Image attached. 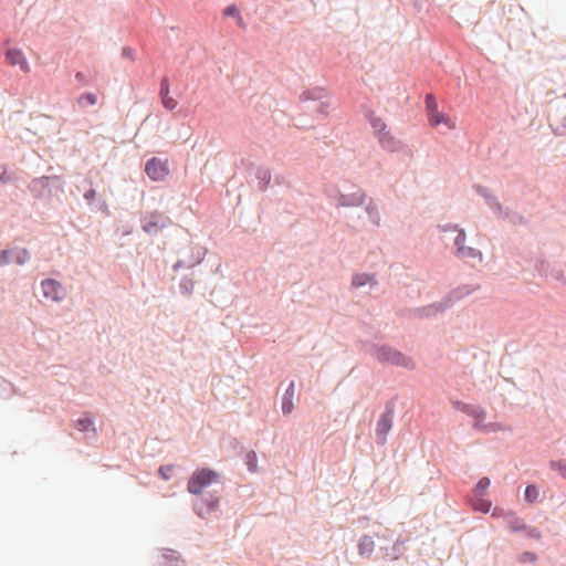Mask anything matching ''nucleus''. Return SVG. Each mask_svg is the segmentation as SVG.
Listing matches in <instances>:
<instances>
[{"mask_svg": "<svg viewBox=\"0 0 566 566\" xmlns=\"http://www.w3.org/2000/svg\"><path fill=\"white\" fill-rule=\"evenodd\" d=\"M428 120L430 125L433 127H437L441 124H443L450 130H453L457 127L455 122L450 116L440 111L433 112L430 115H428Z\"/></svg>", "mask_w": 566, "mask_h": 566, "instance_id": "obj_9", "label": "nucleus"}, {"mask_svg": "<svg viewBox=\"0 0 566 566\" xmlns=\"http://www.w3.org/2000/svg\"><path fill=\"white\" fill-rule=\"evenodd\" d=\"M369 123H370L373 129L375 130V133L378 135V137L380 135H382V133L386 132V127H387L386 123L380 117H377L374 114H370Z\"/></svg>", "mask_w": 566, "mask_h": 566, "instance_id": "obj_18", "label": "nucleus"}, {"mask_svg": "<svg viewBox=\"0 0 566 566\" xmlns=\"http://www.w3.org/2000/svg\"><path fill=\"white\" fill-rule=\"evenodd\" d=\"M218 503V499H211L209 501L200 500L195 504V506L198 515L206 516L217 509Z\"/></svg>", "mask_w": 566, "mask_h": 566, "instance_id": "obj_13", "label": "nucleus"}, {"mask_svg": "<svg viewBox=\"0 0 566 566\" xmlns=\"http://www.w3.org/2000/svg\"><path fill=\"white\" fill-rule=\"evenodd\" d=\"M464 240H465V233L463 230H459L458 232V235L454 240V244L457 245L458 248V255L462 259H469V258H472V259H475L478 258L479 260H481V252L473 249V248H465L463 245L464 243Z\"/></svg>", "mask_w": 566, "mask_h": 566, "instance_id": "obj_6", "label": "nucleus"}, {"mask_svg": "<svg viewBox=\"0 0 566 566\" xmlns=\"http://www.w3.org/2000/svg\"><path fill=\"white\" fill-rule=\"evenodd\" d=\"M379 139V143L381 144V146L385 148V149H388V150H395L396 149V146H397V142L395 140V138L389 134V132H385L382 133V135H380L378 137Z\"/></svg>", "mask_w": 566, "mask_h": 566, "instance_id": "obj_19", "label": "nucleus"}, {"mask_svg": "<svg viewBox=\"0 0 566 566\" xmlns=\"http://www.w3.org/2000/svg\"><path fill=\"white\" fill-rule=\"evenodd\" d=\"M391 427H392L391 415H389V413L381 415V417L379 418V420L377 422V429H376L377 436L380 437L381 439H385L386 434L390 431Z\"/></svg>", "mask_w": 566, "mask_h": 566, "instance_id": "obj_12", "label": "nucleus"}, {"mask_svg": "<svg viewBox=\"0 0 566 566\" xmlns=\"http://www.w3.org/2000/svg\"><path fill=\"white\" fill-rule=\"evenodd\" d=\"M375 548V543L370 536H363L358 544L359 554L370 556Z\"/></svg>", "mask_w": 566, "mask_h": 566, "instance_id": "obj_15", "label": "nucleus"}, {"mask_svg": "<svg viewBox=\"0 0 566 566\" xmlns=\"http://www.w3.org/2000/svg\"><path fill=\"white\" fill-rule=\"evenodd\" d=\"M426 108H427L428 115H430L433 112L439 111L438 103L432 94L426 95Z\"/></svg>", "mask_w": 566, "mask_h": 566, "instance_id": "obj_23", "label": "nucleus"}, {"mask_svg": "<svg viewBox=\"0 0 566 566\" xmlns=\"http://www.w3.org/2000/svg\"><path fill=\"white\" fill-rule=\"evenodd\" d=\"M538 490L535 485H528L525 490V497L530 502H534L538 497Z\"/></svg>", "mask_w": 566, "mask_h": 566, "instance_id": "obj_24", "label": "nucleus"}, {"mask_svg": "<svg viewBox=\"0 0 566 566\" xmlns=\"http://www.w3.org/2000/svg\"><path fill=\"white\" fill-rule=\"evenodd\" d=\"M522 527H523V525H522V523L520 521H516V523L511 526V528L513 531L521 530Z\"/></svg>", "mask_w": 566, "mask_h": 566, "instance_id": "obj_32", "label": "nucleus"}, {"mask_svg": "<svg viewBox=\"0 0 566 566\" xmlns=\"http://www.w3.org/2000/svg\"><path fill=\"white\" fill-rule=\"evenodd\" d=\"M470 415L474 418V427L479 428L483 431L491 432L496 430H502L503 428L497 423L482 424V421L485 418V412L481 408H473L470 411Z\"/></svg>", "mask_w": 566, "mask_h": 566, "instance_id": "obj_8", "label": "nucleus"}, {"mask_svg": "<svg viewBox=\"0 0 566 566\" xmlns=\"http://www.w3.org/2000/svg\"><path fill=\"white\" fill-rule=\"evenodd\" d=\"M223 15L235 19L237 24L240 28H245V23L243 21V18L240 14V11H239V9H238V7L235 4H230V6L226 7L223 9Z\"/></svg>", "mask_w": 566, "mask_h": 566, "instance_id": "obj_16", "label": "nucleus"}, {"mask_svg": "<svg viewBox=\"0 0 566 566\" xmlns=\"http://www.w3.org/2000/svg\"><path fill=\"white\" fill-rule=\"evenodd\" d=\"M169 218L164 213L153 212L145 217L143 229L147 233H156L167 227Z\"/></svg>", "mask_w": 566, "mask_h": 566, "instance_id": "obj_5", "label": "nucleus"}, {"mask_svg": "<svg viewBox=\"0 0 566 566\" xmlns=\"http://www.w3.org/2000/svg\"><path fill=\"white\" fill-rule=\"evenodd\" d=\"M489 486L490 480L488 478H482L475 486L476 494L482 495L488 490Z\"/></svg>", "mask_w": 566, "mask_h": 566, "instance_id": "obj_25", "label": "nucleus"}, {"mask_svg": "<svg viewBox=\"0 0 566 566\" xmlns=\"http://www.w3.org/2000/svg\"><path fill=\"white\" fill-rule=\"evenodd\" d=\"M294 395H295V389H294V382L292 381L290 384V386L287 387L285 394H284V397H283V400H282V411L284 415H290L293 409H294V402H293V399H294Z\"/></svg>", "mask_w": 566, "mask_h": 566, "instance_id": "obj_11", "label": "nucleus"}, {"mask_svg": "<svg viewBox=\"0 0 566 566\" xmlns=\"http://www.w3.org/2000/svg\"><path fill=\"white\" fill-rule=\"evenodd\" d=\"M376 357L381 363H388L410 369L415 367V363L409 357H406L400 352H397L390 347L378 348L376 352Z\"/></svg>", "mask_w": 566, "mask_h": 566, "instance_id": "obj_2", "label": "nucleus"}, {"mask_svg": "<svg viewBox=\"0 0 566 566\" xmlns=\"http://www.w3.org/2000/svg\"><path fill=\"white\" fill-rule=\"evenodd\" d=\"M2 258L6 263H17L21 265L30 259V254L25 249L15 248L3 251Z\"/></svg>", "mask_w": 566, "mask_h": 566, "instance_id": "obj_7", "label": "nucleus"}, {"mask_svg": "<svg viewBox=\"0 0 566 566\" xmlns=\"http://www.w3.org/2000/svg\"><path fill=\"white\" fill-rule=\"evenodd\" d=\"M92 424H93V422L91 419L85 418V419L78 420V426H81V428L83 430L88 429L90 427H92Z\"/></svg>", "mask_w": 566, "mask_h": 566, "instance_id": "obj_30", "label": "nucleus"}, {"mask_svg": "<svg viewBox=\"0 0 566 566\" xmlns=\"http://www.w3.org/2000/svg\"><path fill=\"white\" fill-rule=\"evenodd\" d=\"M353 285L356 287L364 286L367 283H375L374 276L369 274H357L353 277Z\"/></svg>", "mask_w": 566, "mask_h": 566, "instance_id": "obj_20", "label": "nucleus"}, {"mask_svg": "<svg viewBox=\"0 0 566 566\" xmlns=\"http://www.w3.org/2000/svg\"><path fill=\"white\" fill-rule=\"evenodd\" d=\"M474 510L488 513L491 509V503L484 500H478L473 504Z\"/></svg>", "mask_w": 566, "mask_h": 566, "instance_id": "obj_26", "label": "nucleus"}, {"mask_svg": "<svg viewBox=\"0 0 566 566\" xmlns=\"http://www.w3.org/2000/svg\"><path fill=\"white\" fill-rule=\"evenodd\" d=\"M96 102H97V96L92 93H84L78 97V103L82 106L95 105Z\"/></svg>", "mask_w": 566, "mask_h": 566, "instance_id": "obj_21", "label": "nucleus"}, {"mask_svg": "<svg viewBox=\"0 0 566 566\" xmlns=\"http://www.w3.org/2000/svg\"><path fill=\"white\" fill-rule=\"evenodd\" d=\"M245 463L251 472H255L258 468V457L254 451H250L245 457Z\"/></svg>", "mask_w": 566, "mask_h": 566, "instance_id": "obj_22", "label": "nucleus"}, {"mask_svg": "<svg viewBox=\"0 0 566 566\" xmlns=\"http://www.w3.org/2000/svg\"><path fill=\"white\" fill-rule=\"evenodd\" d=\"M219 480V473L209 469H197L188 481V491L200 494L206 488Z\"/></svg>", "mask_w": 566, "mask_h": 566, "instance_id": "obj_1", "label": "nucleus"}, {"mask_svg": "<svg viewBox=\"0 0 566 566\" xmlns=\"http://www.w3.org/2000/svg\"><path fill=\"white\" fill-rule=\"evenodd\" d=\"M551 467L566 478V461L552 462Z\"/></svg>", "mask_w": 566, "mask_h": 566, "instance_id": "obj_28", "label": "nucleus"}, {"mask_svg": "<svg viewBox=\"0 0 566 566\" xmlns=\"http://www.w3.org/2000/svg\"><path fill=\"white\" fill-rule=\"evenodd\" d=\"M43 297L52 302H61L66 296L65 287L53 279H46L41 283Z\"/></svg>", "mask_w": 566, "mask_h": 566, "instance_id": "obj_4", "label": "nucleus"}, {"mask_svg": "<svg viewBox=\"0 0 566 566\" xmlns=\"http://www.w3.org/2000/svg\"><path fill=\"white\" fill-rule=\"evenodd\" d=\"M160 97H161V103L166 109L172 111L177 107L178 103L172 96H170L169 86L166 82L161 83Z\"/></svg>", "mask_w": 566, "mask_h": 566, "instance_id": "obj_14", "label": "nucleus"}, {"mask_svg": "<svg viewBox=\"0 0 566 566\" xmlns=\"http://www.w3.org/2000/svg\"><path fill=\"white\" fill-rule=\"evenodd\" d=\"M158 472L164 480H169L174 472V465H163Z\"/></svg>", "mask_w": 566, "mask_h": 566, "instance_id": "obj_27", "label": "nucleus"}, {"mask_svg": "<svg viewBox=\"0 0 566 566\" xmlns=\"http://www.w3.org/2000/svg\"><path fill=\"white\" fill-rule=\"evenodd\" d=\"M146 175L154 181H163L169 175L167 160L153 157L145 165Z\"/></svg>", "mask_w": 566, "mask_h": 566, "instance_id": "obj_3", "label": "nucleus"}, {"mask_svg": "<svg viewBox=\"0 0 566 566\" xmlns=\"http://www.w3.org/2000/svg\"><path fill=\"white\" fill-rule=\"evenodd\" d=\"M365 195L363 192H356L352 197L342 196L340 205L344 207L360 206L364 202Z\"/></svg>", "mask_w": 566, "mask_h": 566, "instance_id": "obj_17", "label": "nucleus"}, {"mask_svg": "<svg viewBox=\"0 0 566 566\" xmlns=\"http://www.w3.org/2000/svg\"><path fill=\"white\" fill-rule=\"evenodd\" d=\"M96 196V191L94 189H90L85 192L84 198L88 201L93 200Z\"/></svg>", "mask_w": 566, "mask_h": 566, "instance_id": "obj_31", "label": "nucleus"}, {"mask_svg": "<svg viewBox=\"0 0 566 566\" xmlns=\"http://www.w3.org/2000/svg\"><path fill=\"white\" fill-rule=\"evenodd\" d=\"M535 560H536V556L530 552L522 554L520 557V562H522V563H527V562L534 563Z\"/></svg>", "mask_w": 566, "mask_h": 566, "instance_id": "obj_29", "label": "nucleus"}, {"mask_svg": "<svg viewBox=\"0 0 566 566\" xmlns=\"http://www.w3.org/2000/svg\"><path fill=\"white\" fill-rule=\"evenodd\" d=\"M6 57H7V61L11 65H18L24 72L29 71V64H28L23 53L20 50H17V49L8 50Z\"/></svg>", "mask_w": 566, "mask_h": 566, "instance_id": "obj_10", "label": "nucleus"}]
</instances>
